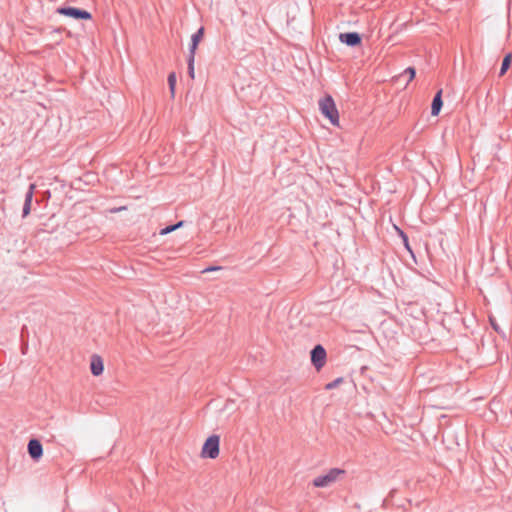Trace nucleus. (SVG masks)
<instances>
[{
	"label": "nucleus",
	"mask_w": 512,
	"mask_h": 512,
	"mask_svg": "<svg viewBox=\"0 0 512 512\" xmlns=\"http://www.w3.org/2000/svg\"><path fill=\"white\" fill-rule=\"evenodd\" d=\"M319 110L323 116L329 119L332 125L339 124V113L330 95H325L319 100Z\"/></svg>",
	"instance_id": "nucleus-1"
},
{
	"label": "nucleus",
	"mask_w": 512,
	"mask_h": 512,
	"mask_svg": "<svg viewBox=\"0 0 512 512\" xmlns=\"http://www.w3.org/2000/svg\"><path fill=\"white\" fill-rule=\"evenodd\" d=\"M345 474V470L340 468H332L325 475H320L313 479V486L325 488L335 483L341 475Z\"/></svg>",
	"instance_id": "nucleus-2"
},
{
	"label": "nucleus",
	"mask_w": 512,
	"mask_h": 512,
	"mask_svg": "<svg viewBox=\"0 0 512 512\" xmlns=\"http://www.w3.org/2000/svg\"><path fill=\"white\" fill-rule=\"evenodd\" d=\"M219 444H220V437L216 434H213L209 436L201 451V456L203 458H210L215 459L219 455Z\"/></svg>",
	"instance_id": "nucleus-3"
},
{
	"label": "nucleus",
	"mask_w": 512,
	"mask_h": 512,
	"mask_svg": "<svg viewBox=\"0 0 512 512\" xmlns=\"http://www.w3.org/2000/svg\"><path fill=\"white\" fill-rule=\"evenodd\" d=\"M57 13L74 19L89 20L92 18L90 12L77 7H59Z\"/></svg>",
	"instance_id": "nucleus-4"
},
{
	"label": "nucleus",
	"mask_w": 512,
	"mask_h": 512,
	"mask_svg": "<svg viewBox=\"0 0 512 512\" xmlns=\"http://www.w3.org/2000/svg\"><path fill=\"white\" fill-rule=\"evenodd\" d=\"M326 360V350L322 345H316L311 350V362L317 370H320Z\"/></svg>",
	"instance_id": "nucleus-5"
},
{
	"label": "nucleus",
	"mask_w": 512,
	"mask_h": 512,
	"mask_svg": "<svg viewBox=\"0 0 512 512\" xmlns=\"http://www.w3.org/2000/svg\"><path fill=\"white\" fill-rule=\"evenodd\" d=\"M339 40L347 46L355 47L361 43V36L357 32L340 33Z\"/></svg>",
	"instance_id": "nucleus-6"
},
{
	"label": "nucleus",
	"mask_w": 512,
	"mask_h": 512,
	"mask_svg": "<svg viewBox=\"0 0 512 512\" xmlns=\"http://www.w3.org/2000/svg\"><path fill=\"white\" fill-rule=\"evenodd\" d=\"M28 453L33 460H39L43 455L41 442L37 439H31L28 442Z\"/></svg>",
	"instance_id": "nucleus-7"
},
{
	"label": "nucleus",
	"mask_w": 512,
	"mask_h": 512,
	"mask_svg": "<svg viewBox=\"0 0 512 512\" xmlns=\"http://www.w3.org/2000/svg\"><path fill=\"white\" fill-rule=\"evenodd\" d=\"M90 369L94 376H99L103 373L104 364L102 358L99 355L94 354L91 356Z\"/></svg>",
	"instance_id": "nucleus-8"
},
{
	"label": "nucleus",
	"mask_w": 512,
	"mask_h": 512,
	"mask_svg": "<svg viewBox=\"0 0 512 512\" xmlns=\"http://www.w3.org/2000/svg\"><path fill=\"white\" fill-rule=\"evenodd\" d=\"M203 35H204V28L203 27H200L192 35V37H191V44H190V47H189V54H194L195 55L197 46H198L199 42L202 40Z\"/></svg>",
	"instance_id": "nucleus-9"
},
{
	"label": "nucleus",
	"mask_w": 512,
	"mask_h": 512,
	"mask_svg": "<svg viewBox=\"0 0 512 512\" xmlns=\"http://www.w3.org/2000/svg\"><path fill=\"white\" fill-rule=\"evenodd\" d=\"M442 106V90H439L433 98L431 105V114L433 116H437L440 113Z\"/></svg>",
	"instance_id": "nucleus-10"
},
{
	"label": "nucleus",
	"mask_w": 512,
	"mask_h": 512,
	"mask_svg": "<svg viewBox=\"0 0 512 512\" xmlns=\"http://www.w3.org/2000/svg\"><path fill=\"white\" fill-rule=\"evenodd\" d=\"M511 61H512L511 54H507L504 57L502 64H501V68H500V72H499L500 76L504 75L506 73V71L509 69V67L511 65Z\"/></svg>",
	"instance_id": "nucleus-11"
},
{
	"label": "nucleus",
	"mask_w": 512,
	"mask_h": 512,
	"mask_svg": "<svg viewBox=\"0 0 512 512\" xmlns=\"http://www.w3.org/2000/svg\"><path fill=\"white\" fill-rule=\"evenodd\" d=\"M194 62H195V55L189 54L188 59H187V64H188V74L191 79H194V77H195Z\"/></svg>",
	"instance_id": "nucleus-12"
},
{
	"label": "nucleus",
	"mask_w": 512,
	"mask_h": 512,
	"mask_svg": "<svg viewBox=\"0 0 512 512\" xmlns=\"http://www.w3.org/2000/svg\"><path fill=\"white\" fill-rule=\"evenodd\" d=\"M183 224H184V222H183V221H179V222H177V223H176V224H174V225L167 226V227H165V228L161 229L160 234H161V235H167V234H169V233H171V232L175 231L176 229H178V228L182 227V226H183Z\"/></svg>",
	"instance_id": "nucleus-13"
},
{
	"label": "nucleus",
	"mask_w": 512,
	"mask_h": 512,
	"mask_svg": "<svg viewBox=\"0 0 512 512\" xmlns=\"http://www.w3.org/2000/svg\"><path fill=\"white\" fill-rule=\"evenodd\" d=\"M168 85H169V89H170V92H171L172 96H174L175 86H176V74H175V72H171L168 75Z\"/></svg>",
	"instance_id": "nucleus-14"
},
{
	"label": "nucleus",
	"mask_w": 512,
	"mask_h": 512,
	"mask_svg": "<svg viewBox=\"0 0 512 512\" xmlns=\"http://www.w3.org/2000/svg\"><path fill=\"white\" fill-rule=\"evenodd\" d=\"M34 189H35V184H30L28 191L25 193V200H24L25 203H32Z\"/></svg>",
	"instance_id": "nucleus-15"
},
{
	"label": "nucleus",
	"mask_w": 512,
	"mask_h": 512,
	"mask_svg": "<svg viewBox=\"0 0 512 512\" xmlns=\"http://www.w3.org/2000/svg\"><path fill=\"white\" fill-rule=\"evenodd\" d=\"M340 382H342V378H337V379H335L334 381H332V382H330V383L326 384V387H325V388H326L327 390L334 389V388H336V387L338 386V384H339Z\"/></svg>",
	"instance_id": "nucleus-16"
},
{
	"label": "nucleus",
	"mask_w": 512,
	"mask_h": 512,
	"mask_svg": "<svg viewBox=\"0 0 512 512\" xmlns=\"http://www.w3.org/2000/svg\"><path fill=\"white\" fill-rule=\"evenodd\" d=\"M404 74H407L409 76V81H411L416 74V71L413 67H408L405 69Z\"/></svg>",
	"instance_id": "nucleus-17"
},
{
	"label": "nucleus",
	"mask_w": 512,
	"mask_h": 512,
	"mask_svg": "<svg viewBox=\"0 0 512 512\" xmlns=\"http://www.w3.org/2000/svg\"><path fill=\"white\" fill-rule=\"evenodd\" d=\"M30 211H31V203L24 202L23 210H22V217L28 216Z\"/></svg>",
	"instance_id": "nucleus-18"
},
{
	"label": "nucleus",
	"mask_w": 512,
	"mask_h": 512,
	"mask_svg": "<svg viewBox=\"0 0 512 512\" xmlns=\"http://www.w3.org/2000/svg\"><path fill=\"white\" fill-rule=\"evenodd\" d=\"M489 321H490V324H491L492 328H493L496 332L500 333V327H499V325H498L497 321L495 320V318L490 316V317H489Z\"/></svg>",
	"instance_id": "nucleus-19"
},
{
	"label": "nucleus",
	"mask_w": 512,
	"mask_h": 512,
	"mask_svg": "<svg viewBox=\"0 0 512 512\" xmlns=\"http://www.w3.org/2000/svg\"><path fill=\"white\" fill-rule=\"evenodd\" d=\"M219 269H220V267L211 266V267H208V268L204 269L203 273L211 272V271H215V270H219Z\"/></svg>",
	"instance_id": "nucleus-20"
},
{
	"label": "nucleus",
	"mask_w": 512,
	"mask_h": 512,
	"mask_svg": "<svg viewBox=\"0 0 512 512\" xmlns=\"http://www.w3.org/2000/svg\"><path fill=\"white\" fill-rule=\"evenodd\" d=\"M400 234H401V236H402V238L404 240L405 246L407 247V249H409L407 236L404 234L403 231H400Z\"/></svg>",
	"instance_id": "nucleus-21"
}]
</instances>
